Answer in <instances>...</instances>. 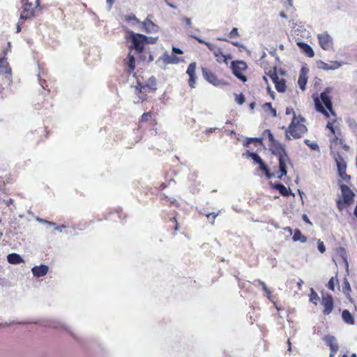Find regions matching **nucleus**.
I'll return each instance as SVG.
<instances>
[{
    "label": "nucleus",
    "instance_id": "69168bd1",
    "mask_svg": "<svg viewBox=\"0 0 357 357\" xmlns=\"http://www.w3.org/2000/svg\"><path fill=\"white\" fill-rule=\"evenodd\" d=\"M218 39L219 40L227 41V40L226 38H218Z\"/></svg>",
    "mask_w": 357,
    "mask_h": 357
},
{
    "label": "nucleus",
    "instance_id": "a19ab883",
    "mask_svg": "<svg viewBox=\"0 0 357 357\" xmlns=\"http://www.w3.org/2000/svg\"><path fill=\"white\" fill-rule=\"evenodd\" d=\"M125 20L127 22H130V21H135L137 22H139V21L137 20V18L135 17V15L134 14H130V15H126L125 16Z\"/></svg>",
    "mask_w": 357,
    "mask_h": 357
},
{
    "label": "nucleus",
    "instance_id": "6e6552de",
    "mask_svg": "<svg viewBox=\"0 0 357 357\" xmlns=\"http://www.w3.org/2000/svg\"><path fill=\"white\" fill-rule=\"evenodd\" d=\"M266 75L274 83L275 89L279 90L286 89L285 77H287V74L284 70L281 68L274 67L273 69L269 70Z\"/></svg>",
    "mask_w": 357,
    "mask_h": 357
},
{
    "label": "nucleus",
    "instance_id": "8fccbe9b",
    "mask_svg": "<svg viewBox=\"0 0 357 357\" xmlns=\"http://www.w3.org/2000/svg\"><path fill=\"white\" fill-rule=\"evenodd\" d=\"M165 2L167 3V4L169 7H171V8H176V6H175L174 4H172V3H170V1H171V0H165Z\"/></svg>",
    "mask_w": 357,
    "mask_h": 357
},
{
    "label": "nucleus",
    "instance_id": "6e6d98bb",
    "mask_svg": "<svg viewBox=\"0 0 357 357\" xmlns=\"http://www.w3.org/2000/svg\"><path fill=\"white\" fill-rule=\"evenodd\" d=\"M166 187H167V185H166L165 183H162L160 184V188H160V190H163V189H165Z\"/></svg>",
    "mask_w": 357,
    "mask_h": 357
},
{
    "label": "nucleus",
    "instance_id": "864d4df0",
    "mask_svg": "<svg viewBox=\"0 0 357 357\" xmlns=\"http://www.w3.org/2000/svg\"><path fill=\"white\" fill-rule=\"evenodd\" d=\"M303 284V281L302 280H299V281L297 282V284H298V289H301V287Z\"/></svg>",
    "mask_w": 357,
    "mask_h": 357
},
{
    "label": "nucleus",
    "instance_id": "4be33fe9",
    "mask_svg": "<svg viewBox=\"0 0 357 357\" xmlns=\"http://www.w3.org/2000/svg\"><path fill=\"white\" fill-rule=\"evenodd\" d=\"M271 187L273 189L277 190L282 196L284 197H288L289 195H292L294 197V194L292 193L291 189L289 188H286L283 184L282 183H275L273 184L271 183Z\"/></svg>",
    "mask_w": 357,
    "mask_h": 357
},
{
    "label": "nucleus",
    "instance_id": "338daca9",
    "mask_svg": "<svg viewBox=\"0 0 357 357\" xmlns=\"http://www.w3.org/2000/svg\"><path fill=\"white\" fill-rule=\"evenodd\" d=\"M351 357H357L356 354H353Z\"/></svg>",
    "mask_w": 357,
    "mask_h": 357
},
{
    "label": "nucleus",
    "instance_id": "f03ea898",
    "mask_svg": "<svg viewBox=\"0 0 357 357\" xmlns=\"http://www.w3.org/2000/svg\"><path fill=\"white\" fill-rule=\"evenodd\" d=\"M336 120L329 121L326 124V128L328 129L332 137H330V148L331 151L333 150L342 149L345 151H349L350 149L349 146L347 144L345 138L340 128L335 124Z\"/></svg>",
    "mask_w": 357,
    "mask_h": 357
},
{
    "label": "nucleus",
    "instance_id": "052dcab7",
    "mask_svg": "<svg viewBox=\"0 0 357 357\" xmlns=\"http://www.w3.org/2000/svg\"><path fill=\"white\" fill-rule=\"evenodd\" d=\"M66 227L64 225L59 226L56 228V229L59 230L60 231H62L63 228H65Z\"/></svg>",
    "mask_w": 357,
    "mask_h": 357
},
{
    "label": "nucleus",
    "instance_id": "72a5a7b5",
    "mask_svg": "<svg viewBox=\"0 0 357 357\" xmlns=\"http://www.w3.org/2000/svg\"><path fill=\"white\" fill-rule=\"evenodd\" d=\"M165 61L167 63H178L179 62V59L174 54L167 55L165 57Z\"/></svg>",
    "mask_w": 357,
    "mask_h": 357
},
{
    "label": "nucleus",
    "instance_id": "412c9836",
    "mask_svg": "<svg viewBox=\"0 0 357 357\" xmlns=\"http://www.w3.org/2000/svg\"><path fill=\"white\" fill-rule=\"evenodd\" d=\"M160 199L162 205L168 206L180 207L179 202L174 197H169L165 194L162 193L160 195Z\"/></svg>",
    "mask_w": 357,
    "mask_h": 357
},
{
    "label": "nucleus",
    "instance_id": "37998d69",
    "mask_svg": "<svg viewBox=\"0 0 357 357\" xmlns=\"http://www.w3.org/2000/svg\"><path fill=\"white\" fill-rule=\"evenodd\" d=\"M318 250L321 253H324L326 251L325 245L320 240L318 242Z\"/></svg>",
    "mask_w": 357,
    "mask_h": 357
},
{
    "label": "nucleus",
    "instance_id": "3c124183",
    "mask_svg": "<svg viewBox=\"0 0 357 357\" xmlns=\"http://www.w3.org/2000/svg\"><path fill=\"white\" fill-rule=\"evenodd\" d=\"M107 3L109 6V8H111L114 3V0H107Z\"/></svg>",
    "mask_w": 357,
    "mask_h": 357
},
{
    "label": "nucleus",
    "instance_id": "49530a36",
    "mask_svg": "<svg viewBox=\"0 0 357 357\" xmlns=\"http://www.w3.org/2000/svg\"><path fill=\"white\" fill-rule=\"evenodd\" d=\"M263 290L265 292L266 296H267V298H270L271 296V290L267 287H266L265 289H264Z\"/></svg>",
    "mask_w": 357,
    "mask_h": 357
},
{
    "label": "nucleus",
    "instance_id": "f257e3e1",
    "mask_svg": "<svg viewBox=\"0 0 357 357\" xmlns=\"http://www.w3.org/2000/svg\"><path fill=\"white\" fill-rule=\"evenodd\" d=\"M275 155L278 158L279 165L273 166L271 172L267 165L258 154L256 153H250V156L253 160L254 162L259 165L258 170L261 172L268 179L272 178L282 179V177L286 176L287 174V165H292V162L289 156H284L282 155Z\"/></svg>",
    "mask_w": 357,
    "mask_h": 357
},
{
    "label": "nucleus",
    "instance_id": "58836bf2",
    "mask_svg": "<svg viewBox=\"0 0 357 357\" xmlns=\"http://www.w3.org/2000/svg\"><path fill=\"white\" fill-rule=\"evenodd\" d=\"M321 79L318 77H314L312 80V86L314 88V89H318L321 88Z\"/></svg>",
    "mask_w": 357,
    "mask_h": 357
},
{
    "label": "nucleus",
    "instance_id": "4c0bfd02",
    "mask_svg": "<svg viewBox=\"0 0 357 357\" xmlns=\"http://www.w3.org/2000/svg\"><path fill=\"white\" fill-rule=\"evenodd\" d=\"M220 213V211L218 212V213H215V212H212V213H207L206 214V218L208 219V220L211 223V224H214V221H215V218L219 215Z\"/></svg>",
    "mask_w": 357,
    "mask_h": 357
},
{
    "label": "nucleus",
    "instance_id": "dca6fc26",
    "mask_svg": "<svg viewBox=\"0 0 357 357\" xmlns=\"http://www.w3.org/2000/svg\"><path fill=\"white\" fill-rule=\"evenodd\" d=\"M197 68L196 62L190 63L187 68L186 73L189 76L188 84L190 88H195L196 86L197 76L195 70Z\"/></svg>",
    "mask_w": 357,
    "mask_h": 357
},
{
    "label": "nucleus",
    "instance_id": "c9c22d12",
    "mask_svg": "<svg viewBox=\"0 0 357 357\" xmlns=\"http://www.w3.org/2000/svg\"><path fill=\"white\" fill-rule=\"evenodd\" d=\"M262 108L265 111H270L273 116H275L276 114H277L276 109L273 108L272 105H271V102H265L264 104H263Z\"/></svg>",
    "mask_w": 357,
    "mask_h": 357
},
{
    "label": "nucleus",
    "instance_id": "c85d7f7f",
    "mask_svg": "<svg viewBox=\"0 0 357 357\" xmlns=\"http://www.w3.org/2000/svg\"><path fill=\"white\" fill-rule=\"evenodd\" d=\"M292 239L294 241H300L301 243H305L307 241V237L303 235L301 231L298 229H296L294 231Z\"/></svg>",
    "mask_w": 357,
    "mask_h": 357
},
{
    "label": "nucleus",
    "instance_id": "09e8293b",
    "mask_svg": "<svg viewBox=\"0 0 357 357\" xmlns=\"http://www.w3.org/2000/svg\"><path fill=\"white\" fill-rule=\"evenodd\" d=\"M256 282L259 284V285L261 287L262 289H265V287H267L265 282L261 280H257Z\"/></svg>",
    "mask_w": 357,
    "mask_h": 357
},
{
    "label": "nucleus",
    "instance_id": "de8ad7c7",
    "mask_svg": "<svg viewBox=\"0 0 357 357\" xmlns=\"http://www.w3.org/2000/svg\"><path fill=\"white\" fill-rule=\"evenodd\" d=\"M183 22H185L188 26H191V24H192V23H191V20H190V18L185 17H183Z\"/></svg>",
    "mask_w": 357,
    "mask_h": 357
},
{
    "label": "nucleus",
    "instance_id": "f3484780",
    "mask_svg": "<svg viewBox=\"0 0 357 357\" xmlns=\"http://www.w3.org/2000/svg\"><path fill=\"white\" fill-rule=\"evenodd\" d=\"M309 68L303 66L301 67L299 72V77L298 79V84L301 89H305L308 79Z\"/></svg>",
    "mask_w": 357,
    "mask_h": 357
},
{
    "label": "nucleus",
    "instance_id": "6ab92c4d",
    "mask_svg": "<svg viewBox=\"0 0 357 357\" xmlns=\"http://www.w3.org/2000/svg\"><path fill=\"white\" fill-rule=\"evenodd\" d=\"M165 228L168 231L172 232V236L176 235V231L178 230L179 225L176 220V216H174L172 218H169L167 222L165 225Z\"/></svg>",
    "mask_w": 357,
    "mask_h": 357
},
{
    "label": "nucleus",
    "instance_id": "7ed1b4c3",
    "mask_svg": "<svg viewBox=\"0 0 357 357\" xmlns=\"http://www.w3.org/2000/svg\"><path fill=\"white\" fill-rule=\"evenodd\" d=\"M304 121V118L301 116L298 117L294 116L293 117L291 123L286 130L285 137L287 139H290L291 137L294 139H299L307 131L306 126L303 123Z\"/></svg>",
    "mask_w": 357,
    "mask_h": 357
},
{
    "label": "nucleus",
    "instance_id": "393cba45",
    "mask_svg": "<svg viewBox=\"0 0 357 357\" xmlns=\"http://www.w3.org/2000/svg\"><path fill=\"white\" fill-rule=\"evenodd\" d=\"M153 114V113L151 111L148 112H144L141 116L139 123H141L143 122L149 121L150 125L151 126H155L158 124V122H157V119H155V117L152 116Z\"/></svg>",
    "mask_w": 357,
    "mask_h": 357
},
{
    "label": "nucleus",
    "instance_id": "5701e85b",
    "mask_svg": "<svg viewBox=\"0 0 357 357\" xmlns=\"http://www.w3.org/2000/svg\"><path fill=\"white\" fill-rule=\"evenodd\" d=\"M341 63L337 61H330L328 63L324 61H320L319 63V68L324 70H336L341 67Z\"/></svg>",
    "mask_w": 357,
    "mask_h": 357
},
{
    "label": "nucleus",
    "instance_id": "a211bd4d",
    "mask_svg": "<svg viewBox=\"0 0 357 357\" xmlns=\"http://www.w3.org/2000/svg\"><path fill=\"white\" fill-rule=\"evenodd\" d=\"M141 29L146 33H155L158 30V26L155 25L151 20L146 19L140 22Z\"/></svg>",
    "mask_w": 357,
    "mask_h": 357
},
{
    "label": "nucleus",
    "instance_id": "39448f33",
    "mask_svg": "<svg viewBox=\"0 0 357 357\" xmlns=\"http://www.w3.org/2000/svg\"><path fill=\"white\" fill-rule=\"evenodd\" d=\"M339 186L341 190V197L336 200V206L337 210L342 212L344 208L354 204L355 193L345 184L339 183Z\"/></svg>",
    "mask_w": 357,
    "mask_h": 357
},
{
    "label": "nucleus",
    "instance_id": "473e14b6",
    "mask_svg": "<svg viewBox=\"0 0 357 357\" xmlns=\"http://www.w3.org/2000/svg\"><path fill=\"white\" fill-rule=\"evenodd\" d=\"M339 283V281H338V279H337V275H335V277H332L328 284H327V287L332 291H335V284H338Z\"/></svg>",
    "mask_w": 357,
    "mask_h": 357
},
{
    "label": "nucleus",
    "instance_id": "423d86ee",
    "mask_svg": "<svg viewBox=\"0 0 357 357\" xmlns=\"http://www.w3.org/2000/svg\"><path fill=\"white\" fill-rule=\"evenodd\" d=\"M21 3L22 10L20 16V20L31 19L37 16L43 10V6L40 4V0H36L35 5L28 0H22Z\"/></svg>",
    "mask_w": 357,
    "mask_h": 357
},
{
    "label": "nucleus",
    "instance_id": "f8f14e48",
    "mask_svg": "<svg viewBox=\"0 0 357 357\" xmlns=\"http://www.w3.org/2000/svg\"><path fill=\"white\" fill-rule=\"evenodd\" d=\"M231 68L233 74L241 82H245L247 77L244 73L248 68L246 63L243 61H234L231 62Z\"/></svg>",
    "mask_w": 357,
    "mask_h": 357
},
{
    "label": "nucleus",
    "instance_id": "a878e982",
    "mask_svg": "<svg viewBox=\"0 0 357 357\" xmlns=\"http://www.w3.org/2000/svg\"><path fill=\"white\" fill-rule=\"evenodd\" d=\"M342 317L343 321L347 324L354 325L355 324L354 317L348 310L342 311Z\"/></svg>",
    "mask_w": 357,
    "mask_h": 357
},
{
    "label": "nucleus",
    "instance_id": "a18cd8bd",
    "mask_svg": "<svg viewBox=\"0 0 357 357\" xmlns=\"http://www.w3.org/2000/svg\"><path fill=\"white\" fill-rule=\"evenodd\" d=\"M172 51L174 54H182L183 53V52L181 49L178 48V47H173Z\"/></svg>",
    "mask_w": 357,
    "mask_h": 357
},
{
    "label": "nucleus",
    "instance_id": "cd10ccee",
    "mask_svg": "<svg viewBox=\"0 0 357 357\" xmlns=\"http://www.w3.org/2000/svg\"><path fill=\"white\" fill-rule=\"evenodd\" d=\"M298 45L307 56L313 57L314 56V52L309 45L304 43H301Z\"/></svg>",
    "mask_w": 357,
    "mask_h": 357
},
{
    "label": "nucleus",
    "instance_id": "e2e57ef3",
    "mask_svg": "<svg viewBox=\"0 0 357 357\" xmlns=\"http://www.w3.org/2000/svg\"><path fill=\"white\" fill-rule=\"evenodd\" d=\"M40 131L43 133H44V132L46 133L45 135V137L47 138V132L45 130H43V129H42Z\"/></svg>",
    "mask_w": 357,
    "mask_h": 357
},
{
    "label": "nucleus",
    "instance_id": "13d9d810",
    "mask_svg": "<svg viewBox=\"0 0 357 357\" xmlns=\"http://www.w3.org/2000/svg\"><path fill=\"white\" fill-rule=\"evenodd\" d=\"M255 102H252L250 104V108L251 109H253L255 108Z\"/></svg>",
    "mask_w": 357,
    "mask_h": 357
},
{
    "label": "nucleus",
    "instance_id": "5fc2aeb1",
    "mask_svg": "<svg viewBox=\"0 0 357 357\" xmlns=\"http://www.w3.org/2000/svg\"><path fill=\"white\" fill-rule=\"evenodd\" d=\"M267 91L271 96L272 99H274L275 98L274 91Z\"/></svg>",
    "mask_w": 357,
    "mask_h": 357
},
{
    "label": "nucleus",
    "instance_id": "2eb2a0df",
    "mask_svg": "<svg viewBox=\"0 0 357 357\" xmlns=\"http://www.w3.org/2000/svg\"><path fill=\"white\" fill-rule=\"evenodd\" d=\"M317 38L319 43L323 50H329L332 49L333 39L327 33L319 34Z\"/></svg>",
    "mask_w": 357,
    "mask_h": 357
},
{
    "label": "nucleus",
    "instance_id": "ea45409f",
    "mask_svg": "<svg viewBox=\"0 0 357 357\" xmlns=\"http://www.w3.org/2000/svg\"><path fill=\"white\" fill-rule=\"evenodd\" d=\"M235 100L238 105H242L245 102V96L243 93L236 94Z\"/></svg>",
    "mask_w": 357,
    "mask_h": 357
},
{
    "label": "nucleus",
    "instance_id": "1a4fd4ad",
    "mask_svg": "<svg viewBox=\"0 0 357 357\" xmlns=\"http://www.w3.org/2000/svg\"><path fill=\"white\" fill-rule=\"evenodd\" d=\"M267 135L269 142V149L273 155H282L289 156L285 146L275 139L273 135L270 130H266L264 135Z\"/></svg>",
    "mask_w": 357,
    "mask_h": 357
},
{
    "label": "nucleus",
    "instance_id": "4d7b16f0",
    "mask_svg": "<svg viewBox=\"0 0 357 357\" xmlns=\"http://www.w3.org/2000/svg\"><path fill=\"white\" fill-rule=\"evenodd\" d=\"M287 344H288V346H289L288 350L291 351V343L289 339L287 340Z\"/></svg>",
    "mask_w": 357,
    "mask_h": 357
},
{
    "label": "nucleus",
    "instance_id": "0e129e2a",
    "mask_svg": "<svg viewBox=\"0 0 357 357\" xmlns=\"http://www.w3.org/2000/svg\"><path fill=\"white\" fill-rule=\"evenodd\" d=\"M354 213L355 216L357 218V204H356V207L354 208Z\"/></svg>",
    "mask_w": 357,
    "mask_h": 357
},
{
    "label": "nucleus",
    "instance_id": "4468645a",
    "mask_svg": "<svg viewBox=\"0 0 357 357\" xmlns=\"http://www.w3.org/2000/svg\"><path fill=\"white\" fill-rule=\"evenodd\" d=\"M202 71L203 77L209 83L215 86H218L221 84V80L218 79L217 75L211 70L202 67Z\"/></svg>",
    "mask_w": 357,
    "mask_h": 357
},
{
    "label": "nucleus",
    "instance_id": "bb28decb",
    "mask_svg": "<svg viewBox=\"0 0 357 357\" xmlns=\"http://www.w3.org/2000/svg\"><path fill=\"white\" fill-rule=\"evenodd\" d=\"M7 259L11 264H18L24 261L20 255L16 253L9 254L7 257Z\"/></svg>",
    "mask_w": 357,
    "mask_h": 357
},
{
    "label": "nucleus",
    "instance_id": "ddd939ff",
    "mask_svg": "<svg viewBox=\"0 0 357 357\" xmlns=\"http://www.w3.org/2000/svg\"><path fill=\"white\" fill-rule=\"evenodd\" d=\"M321 305L323 307L322 313L324 315H329L334 309V300L330 294H323L321 300Z\"/></svg>",
    "mask_w": 357,
    "mask_h": 357
},
{
    "label": "nucleus",
    "instance_id": "f704fd0d",
    "mask_svg": "<svg viewBox=\"0 0 357 357\" xmlns=\"http://www.w3.org/2000/svg\"><path fill=\"white\" fill-rule=\"evenodd\" d=\"M304 143L313 151H319V146L316 142H312L310 139H305Z\"/></svg>",
    "mask_w": 357,
    "mask_h": 357
},
{
    "label": "nucleus",
    "instance_id": "aec40b11",
    "mask_svg": "<svg viewBox=\"0 0 357 357\" xmlns=\"http://www.w3.org/2000/svg\"><path fill=\"white\" fill-rule=\"evenodd\" d=\"M213 53L218 63H227L228 61L231 59V56L229 54L223 53L222 49L220 47H218Z\"/></svg>",
    "mask_w": 357,
    "mask_h": 357
},
{
    "label": "nucleus",
    "instance_id": "9b49d317",
    "mask_svg": "<svg viewBox=\"0 0 357 357\" xmlns=\"http://www.w3.org/2000/svg\"><path fill=\"white\" fill-rule=\"evenodd\" d=\"M333 158L336 162L339 176L346 183H349L351 181V176L346 172L347 163L344 158L339 152L333 153Z\"/></svg>",
    "mask_w": 357,
    "mask_h": 357
},
{
    "label": "nucleus",
    "instance_id": "c03bdc74",
    "mask_svg": "<svg viewBox=\"0 0 357 357\" xmlns=\"http://www.w3.org/2000/svg\"><path fill=\"white\" fill-rule=\"evenodd\" d=\"M285 114H286L287 115L293 114V115H294V116H296L295 112H294V109H293L292 107H287V108L286 109Z\"/></svg>",
    "mask_w": 357,
    "mask_h": 357
},
{
    "label": "nucleus",
    "instance_id": "680f3d73",
    "mask_svg": "<svg viewBox=\"0 0 357 357\" xmlns=\"http://www.w3.org/2000/svg\"><path fill=\"white\" fill-rule=\"evenodd\" d=\"M231 44L236 47H239V43L238 42H231Z\"/></svg>",
    "mask_w": 357,
    "mask_h": 357
},
{
    "label": "nucleus",
    "instance_id": "2f4dec72",
    "mask_svg": "<svg viewBox=\"0 0 357 357\" xmlns=\"http://www.w3.org/2000/svg\"><path fill=\"white\" fill-rule=\"evenodd\" d=\"M310 301L314 303L315 305H317L318 301H319V297L317 293L314 290L313 288L310 289V293L309 294Z\"/></svg>",
    "mask_w": 357,
    "mask_h": 357
},
{
    "label": "nucleus",
    "instance_id": "7c9ffc66",
    "mask_svg": "<svg viewBox=\"0 0 357 357\" xmlns=\"http://www.w3.org/2000/svg\"><path fill=\"white\" fill-rule=\"evenodd\" d=\"M127 65L128 66V72L131 73L132 72L135 68V59L133 55L130 54V52L128 54V61Z\"/></svg>",
    "mask_w": 357,
    "mask_h": 357
},
{
    "label": "nucleus",
    "instance_id": "e433bc0d",
    "mask_svg": "<svg viewBox=\"0 0 357 357\" xmlns=\"http://www.w3.org/2000/svg\"><path fill=\"white\" fill-rule=\"evenodd\" d=\"M198 41L200 43H204L208 47V49L210 50L213 52L218 48V47H216L214 44H213L210 42H206L201 39H198Z\"/></svg>",
    "mask_w": 357,
    "mask_h": 357
},
{
    "label": "nucleus",
    "instance_id": "774afa93",
    "mask_svg": "<svg viewBox=\"0 0 357 357\" xmlns=\"http://www.w3.org/2000/svg\"><path fill=\"white\" fill-rule=\"evenodd\" d=\"M342 357H349L347 354H344Z\"/></svg>",
    "mask_w": 357,
    "mask_h": 357
},
{
    "label": "nucleus",
    "instance_id": "b1692460",
    "mask_svg": "<svg viewBox=\"0 0 357 357\" xmlns=\"http://www.w3.org/2000/svg\"><path fill=\"white\" fill-rule=\"evenodd\" d=\"M48 266L44 264L40 266H36L32 268L31 271L36 277H43L48 272Z\"/></svg>",
    "mask_w": 357,
    "mask_h": 357
},
{
    "label": "nucleus",
    "instance_id": "0eeeda50",
    "mask_svg": "<svg viewBox=\"0 0 357 357\" xmlns=\"http://www.w3.org/2000/svg\"><path fill=\"white\" fill-rule=\"evenodd\" d=\"M126 38L132 42V45L129 47L130 52L134 49L138 54L143 52L145 44L153 43L155 41V38H149L140 33H135L132 31L128 32Z\"/></svg>",
    "mask_w": 357,
    "mask_h": 357
},
{
    "label": "nucleus",
    "instance_id": "79ce46f5",
    "mask_svg": "<svg viewBox=\"0 0 357 357\" xmlns=\"http://www.w3.org/2000/svg\"><path fill=\"white\" fill-rule=\"evenodd\" d=\"M230 38L238 36V31L237 28H233L229 34Z\"/></svg>",
    "mask_w": 357,
    "mask_h": 357
},
{
    "label": "nucleus",
    "instance_id": "bf43d9fd",
    "mask_svg": "<svg viewBox=\"0 0 357 357\" xmlns=\"http://www.w3.org/2000/svg\"><path fill=\"white\" fill-rule=\"evenodd\" d=\"M215 129H216V128H210V129L206 130V131L207 132L211 133V132H213V131H215Z\"/></svg>",
    "mask_w": 357,
    "mask_h": 357
},
{
    "label": "nucleus",
    "instance_id": "603ef678",
    "mask_svg": "<svg viewBox=\"0 0 357 357\" xmlns=\"http://www.w3.org/2000/svg\"><path fill=\"white\" fill-rule=\"evenodd\" d=\"M16 29H17V31H16L17 33H20L21 31L20 21L17 23Z\"/></svg>",
    "mask_w": 357,
    "mask_h": 357
},
{
    "label": "nucleus",
    "instance_id": "9d476101",
    "mask_svg": "<svg viewBox=\"0 0 357 357\" xmlns=\"http://www.w3.org/2000/svg\"><path fill=\"white\" fill-rule=\"evenodd\" d=\"M10 51V43H7V46L5 47L1 52L0 55V75H4L6 78L10 79L11 77V68L7 61L6 56Z\"/></svg>",
    "mask_w": 357,
    "mask_h": 357
},
{
    "label": "nucleus",
    "instance_id": "20e7f679",
    "mask_svg": "<svg viewBox=\"0 0 357 357\" xmlns=\"http://www.w3.org/2000/svg\"><path fill=\"white\" fill-rule=\"evenodd\" d=\"M330 91H324L320 94L319 97L314 98V104L316 109L323 114L326 118L329 117L328 110L332 115L335 116V113L333 109V104L331 98L328 95Z\"/></svg>",
    "mask_w": 357,
    "mask_h": 357
},
{
    "label": "nucleus",
    "instance_id": "c756f323",
    "mask_svg": "<svg viewBox=\"0 0 357 357\" xmlns=\"http://www.w3.org/2000/svg\"><path fill=\"white\" fill-rule=\"evenodd\" d=\"M342 291L347 297L350 296V294L351 292V288L349 282L348 281V280L347 278H344L343 280Z\"/></svg>",
    "mask_w": 357,
    "mask_h": 357
}]
</instances>
